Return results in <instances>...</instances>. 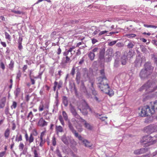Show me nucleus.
I'll list each match as a JSON object with an SVG mask.
<instances>
[{
    "mask_svg": "<svg viewBox=\"0 0 157 157\" xmlns=\"http://www.w3.org/2000/svg\"><path fill=\"white\" fill-rule=\"evenodd\" d=\"M102 80L100 85H98V87L101 89V91L104 93L108 94L110 96H112L114 94L113 90L110 89L108 84V81L106 78L104 77L103 78H100L99 80Z\"/></svg>",
    "mask_w": 157,
    "mask_h": 157,
    "instance_id": "1",
    "label": "nucleus"
},
{
    "mask_svg": "<svg viewBox=\"0 0 157 157\" xmlns=\"http://www.w3.org/2000/svg\"><path fill=\"white\" fill-rule=\"evenodd\" d=\"M155 108L157 110V100L154 102V105L152 106L151 109L148 105L143 107L139 114L142 117L149 116L154 113Z\"/></svg>",
    "mask_w": 157,
    "mask_h": 157,
    "instance_id": "2",
    "label": "nucleus"
},
{
    "mask_svg": "<svg viewBox=\"0 0 157 157\" xmlns=\"http://www.w3.org/2000/svg\"><path fill=\"white\" fill-rule=\"evenodd\" d=\"M154 85V83L149 80L140 87L139 90L140 91H141L143 90H145L147 93L152 92L153 91V86Z\"/></svg>",
    "mask_w": 157,
    "mask_h": 157,
    "instance_id": "3",
    "label": "nucleus"
},
{
    "mask_svg": "<svg viewBox=\"0 0 157 157\" xmlns=\"http://www.w3.org/2000/svg\"><path fill=\"white\" fill-rule=\"evenodd\" d=\"M152 75V74L144 68L141 70L139 73L140 77L141 79L142 80L150 78H153L151 77Z\"/></svg>",
    "mask_w": 157,
    "mask_h": 157,
    "instance_id": "4",
    "label": "nucleus"
},
{
    "mask_svg": "<svg viewBox=\"0 0 157 157\" xmlns=\"http://www.w3.org/2000/svg\"><path fill=\"white\" fill-rule=\"evenodd\" d=\"M113 56L112 49H107L106 51V55L104 58L105 61L107 62L110 61Z\"/></svg>",
    "mask_w": 157,
    "mask_h": 157,
    "instance_id": "5",
    "label": "nucleus"
},
{
    "mask_svg": "<svg viewBox=\"0 0 157 157\" xmlns=\"http://www.w3.org/2000/svg\"><path fill=\"white\" fill-rule=\"evenodd\" d=\"M143 68L152 74L154 70V67L151 65V62L148 61L145 63Z\"/></svg>",
    "mask_w": 157,
    "mask_h": 157,
    "instance_id": "6",
    "label": "nucleus"
},
{
    "mask_svg": "<svg viewBox=\"0 0 157 157\" xmlns=\"http://www.w3.org/2000/svg\"><path fill=\"white\" fill-rule=\"evenodd\" d=\"M85 103H81L79 105H78V108L84 115H87L88 112L85 109Z\"/></svg>",
    "mask_w": 157,
    "mask_h": 157,
    "instance_id": "7",
    "label": "nucleus"
},
{
    "mask_svg": "<svg viewBox=\"0 0 157 157\" xmlns=\"http://www.w3.org/2000/svg\"><path fill=\"white\" fill-rule=\"evenodd\" d=\"M142 139L143 140H141V142L144 143V146H149L155 143V141H152L151 138H147V139H146V138H142Z\"/></svg>",
    "mask_w": 157,
    "mask_h": 157,
    "instance_id": "8",
    "label": "nucleus"
},
{
    "mask_svg": "<svg viewBox=\"0 0 157 157\" xmlns=\"http://www.w3.org/2000/svg\"><path fill=\"white\" fill-rule=\"evenodd\" d=\"M67 125L69 129L75 135V137H81V136H78V133L76 132V130L74 129V128L72 124L70 122V120H68L67 122Z\"/></svg>",
    "mask_w": 157,
    "mask_h": 157,
    "instance_id": "9",
    "label": "nucleus"
},
{
    "mask_svg": "<svg viewBox=\"0 0 157 157\" xmlns=\"http://www.w3.org/2000/svg\"><path fill=\"white\" fill-rule=\"evenodd\" d=\"M71 56L70 57L67 55L64 56L62 59V63L63 65H66L67 64H70L71 62V60L70 59V57L72 56V53H71Z\"/></svg>",
    "mask_w": 157,
    "mask_h": 157,
    "instance_id": "10",
    "label": "nucleus"
},
{
    "mask_svg": "<svg viewBox=\"0 0 157 157\" xmlns=\"http://www.w3.org/2000/svg\"><path fill=\"white\" fill-rule=\"evenodd\" d=\"M138 54V55L136 56V59L134 62V63L136 66H140L142 62V59L141 55V54L139 52Z\"/></svg>",
    "mask_w": 157,
    "mask_h": 157,
    "instance_id": "11",
    "label": "nucleus"
},
{
    "mask_svg": "<svg viewBox=\"0 0 157 157\" xmlns=\"http://www.w3.org/2000/svg\"><path fill=\"white\" fill-rule=\"evenodd\" d=\"M151 124L144 128V130L145 132L148 133L150 134L152 132H154L153 128Z\"/></svg>",
    "mask_w": 157,
    "mask_h": 157,
    "instance_id": "12",
    "label": "nucleus"
},
{
    "mask_svg": "<svg viewBox=\"0 0 157 157\" xmlns=\"http://www.w3.org/2000/svg\"><path fill=\"white\" fill-rule=\"evenodd\" d=\"M82 122H84L85 127L86 129L91 130L93 129V126L90 125V123H87L84 119H82Z\"/></svg>",
    "mask_w": 157,
    "mask_h": 157,
    "instance_id": "13",
    "label": "nucleus"
},
{
    "mask_svg": "<svg viewBox=\"0 0 157 157\" xmlns=\"http://www.w3.org/2000/svg\"><path fill=\"white\" fill-rule=\"evenodd\" d=\"M47 125V122H46L42 117L41 118L38 122V125L40 127H44Z\"/></svg>",
    "mask_w": 157,
    "mask_h": 157,
    "instance_id": "14",
    "label": "nucleus"
},
{
    "mask_svg": "<svg viewBox=\"0 0 157 157\" xmlns=\"http://www.w3.org/2000/svg\"><path fill=\"white\" fill-rule=\"evenodd\" d=\"M147 151V149L146 148H141L135 150L134 153L136 154L139 155L145 153Z\"/></svg>",
    "mask_w": 157,
    "mask_h": 157,
    "instance_id": "15",
    "label": "nucleus"
},
{
    "mask_svg": "<svg viewBox=\"0 0 157 157\" xmlns=\"http://www.w3.org/2000/svg\"><path fill=\"white\" fill-rule=\"evenodd\" d=\"M76 72L75 80L77 83L78 84L80 83L81 74L79 70L77 71Z\"/></svg>",
    "mask_w": 157,
    "mask_h": 157,
    "instance_id": "16",
    "label": "nucleus"
},
{
    "mask_svg": "<svg viewBox=\"0 0 157 157\" xmlns=\"http://www.w3.org/2000/svg\"><path fill=\"white\" fill-rule=\"evenodd\" d=\"M79 140L82 141L83 144H84L85 146L88 147H91L92 144L87 140H82L83 138H79Z\"/></svg>",
    "mask_w": 157,
    "mask_h": 157,
    "instance_id": "17",
    "label": "nucleus"
},
{
    "mask_svg": "<svg viewBox=\"0 0 157 157\" xmlns=\"http://www.w3.org/2000/svg\"><path fill=\"white\" fill-rule=\"evenodd\" d=\"M100 73L102 76L98 77V81L99 82V83H98L99 84V85H101V81L102 82V80H101V79L100 80H99V79H100V78H104V77L106 78L105 75L104 70V69H102L100 71Z\"/></svg>",
    "mask_w": 157,
    "mask_h": 157,
    "instance_id": "18",
    "label": "nucleus"
},
{
    "mask_svg": "<svg viewBox=\"0 0 157 157\" xmlns=\"http://www.w3.org/2000/svg\"><path fill=\"white\" fill-rule=\"evenodd\" d=\"M6 98L4 97L2 98L0 101V108H3L4 107L6 102Z\"/></svg>",
    "mask_w": 157,
    "mask_h": 157,
    "instance_id": "19",
    "label": "nucleus"
},
{
    "mask_svg": "<svg viewBox=\"0 0 157 157\" xmlns=\"http://www.w3.org/2000/svg\"><path fill=\"white\" fill-rule=\"evenodd\" d=\"M63 103L65 107H67L68 105V100L67 97L64 96L62 97Z\"/></svg>",
    "mask_w": 157,
    "mask_h": 157,
    "instance_id": "20",
    "label": "nucleus"
},
{
    "mask_svg": "<svg viewBox=\"0 0 157 157\" xmlns=\"http://www.w3.org/2000/svg\"><path fill=\"white\" fill-rule=\"evenodd\" d=\"M75 46H73L72 47H71L69 48V49L68 50H66V51H65L64 52H63V56H66L67 55H68L69 52H70L71 53L72 50L75 48Z\"/></svg>",
    "mask_w": 157,
    "mask_h": 157,
    "instance_id": "21",
    "label": "nucleus"
},
{
    "mask_svg": "<svg viewBox=\"0 0 157 157\" xmlns=\"http://www.w3.org/2000/svg\"><path fill=\"white\" fill-rule=\"evenodd\" d=\"M70 109L71 113L73 115L75 114H76L77 112L75 109V107L72 105L71 104L70 105Z\"/></svg>",
    "mask_w": 157,
    "mask_h": 157,
    "instance_id": "22",
    "label": "nucleus"
},
{
    "mask_svg": "<svg viewBox=\"0 0 157 157\" xmlns=\"http://www.w3.org/2000/svg\"><path fill=\"white\" fill-rule=\"evenodd\" d=\"M127 60V58L126 56L124 55L121 58V64L124 65L126 64V61Z\"/></svg>",
    "mask_w": 157,
    "mask_h": 157,
    "instance_id": "23",
    "label": "nucleus"
},
{
    "mask_svg": "<svg viewBox=\"0 0 157 157\" xmlns=\"http://www.w3.org/2000/svg\"><path fill=\"white\" fill-rule=\"evenodd\" d=\"M88 57L91 60L93 61L94 59L95 55L94 53H93V52H91V51H90L88 53Z\"/></svg>",
    "mask_w": 157,
    "mask_h": 157,
    "instance_id": "24",
    "label": "nucleus"
},
{
    "mask_svg": "<svg viewBox=\"0 0 157 157\" xmlns=\"http://www.w3.org/2000/svg\"><path fill=\"white\" fill-rule=\"evenodd\" d=\"M134 53V51L132 49H130L127 53V56H126L128 58H131L133 56Z\"/></svg>",
    "mask_w": 157,
    "mask_h": 157,
    "instance_id": "25",
    "label": "nucleus"
},
{
    "mask_svg": "<svg viewBox=\"0 0 157 157\" xmlns=\"http://www.w3.org/2000/svg\"><path fill=\"white\" fill-rule=\"evenodd\" d=\"M105 50H101L99 53V58L100 59H102L104 58Z\"/></svg>",
    "mask_w": 157,
    "mask_h": 157,
    "instance_id": "26",
    "label": "nucleus"
},
{
    "mask_svg": "<svg viewBox=\"0 0 157 157\" xmlns=\"http://www.w3.org/2000/svg\"><path fill=\"white\" fill-rule=\"evenodd\" d=\"M140 48L141 50V51L144 53H146L148 52L147 49L143 45H140Z\"/></svg>",
    "mask_w": 157,
    "mask_h": 157,
    "instance_id": "27",
    "label": "nucleus"
},
{
    "mask_svg": "<svg viewBox=\"0 0 157 157\" xmlns=\"http://www.w3.org/2000/svg\"><path fill=\"white\" fill-rule=\"evenodd\" d=\"M56 131L57 132H62L63 131L62 127L60 125L56 126Z\"/></svg>",
    "mask_w": 157,
    "mask_h": 157,
    "instance_id": "28",
    "label": "nucleus"
},
{
    "mask_svg": "<svg viewBox=\"0 0 157 157\" xmlns=\"http://www.w3.org/2000/svg\"><path fill=\"white\" fill-rule=\"evenodd\" d=\"M62 115L64 120L65 121H68V120H68V117L67 113L65 111H63L62 112Z\"/></svg>",
    "mask_w": 157,
    "mask_h": 157,
    "instance_id": "29",
    "label": "nucleus"
},
{
    "mask_svg": "<svg viewBox=\"0 0 157 157\" xmlns=\"http://www.w3.org/2000/svg\"><path fill=\"white\" fill-rule=\"evenodd\" d=\"M20 90V89L19 88H17L14 91V94L16 97H17L19 94Z\"/></svg>",
    "mask_w": 157,
    "mask_h": 157,
    "instance_id": "30",
    "label": "nucleus"
},
{
    "mask_svg": "<svg viewBox=\"0 0 157 157\" xmlns=\"http://www.w3.org/2000/svg\"><path fill=\"white\" fill-rule=\"evenodd\" d=\"M14 62L13 60H11L10 61V63L9 64V69L11 70H13V68L14 67Z\"/></svg>",
    "mask_w": 157,
    "mask_h": 157,
    "instance_id": "31",
    "label": "nucleus"
},
{
    "mask_svg": "<svg viewBox=\"0 0 157 157\" xmlns=\"http://www.w3.org/2000/svg\"><path fill=\"white\" fill-rule=\"evenodd\" d=\"M11 12H13L15 14H24V13L23 12L21 11H20L17 10L16 11L14 10H11Z\"/></svg>",
    "mask_w": 157,
    "mask_h": 157,
    "instance_id": "32",
    "label": "nucleus"
},
{
    "mask_svg": "<svg viewBox=\"0 0 157 157\" xmlns=\"http://www.w3.org/2000/svg\"><path fill=\"white\" fill-rule=\"evenodd\" d=\"M90 90L91 91L92 94L94 96H96L97 95L98 93L97 91L95 90L94 88H90Z\"/></svg>",
    "mask_w": 157,
    "mask_h": 157,
    "instance_id": "33",
    "label": "nucleus"
},
{
    "mask_svg": "<svg viewBox=\"0 0 157 157\" xmlns=\"http://www.w3.org/2000/svg\"><path fill=\"white\" fill-rule=\"evenodd\" d=\"M37 135V133L36 131V130L34 129L31 133L30 136L29 137H33V136H36Z\"/></svg>",
    "mask_w": 157,
    "mask_h": 157,
    "instance_id": "34",
    "label": "nucleus"
},
{
    "mask_svg": "<svg viewBox=\"0 0 157 157\" xmlns=\"http://www.w3.org/2000/svg\"><path fill=\"white\" fill-rule=\"evenodd\" d=\"M119 66V61L117 59H116L114 63V67H115L117 68Z\"/></svg>",
    "mask_w": 157,
    "mask_h": 157,
    "instance_id": "35",
    "label": "nucleus"
},
{
    "mask_svg": "<svg viewBox=\"0 0 157 157\" xmlns=\"http://www.w3.org/2000/svg\"><path fill=\"white\" fill-rule=\"evenodd\" d=\"M135 44L132 42L129 43L127 45V48L129 49L132 48L134 46Z\"/></svg>",
    "mask_w": 157,
    "mask_h": 157,
    "instance_id": "36",
    "label": "nucleus"
},
{
    "mask_svg": "<svg viewBox=\"0 0 157 157\" xmlns=\"http://www.w3.org/2000/svg\"><path fill=\"white\" fill-rule=\"evenodd\" d=\"M101 116V115L98 114H97L96 115V117L100 119L102 121H104L107 118V117H99Z\"/></svg>",
    "mask_w": 157,
    "mask_h": 157,
    "instance_id": "37",
    "label": "nucleus"
},
{
    "mask_svg": "<svg viewBox=\"0 0 157 157\" xmlns=\"http://www.w3.org/2000/svg\"><path fill=\"white\" fill-rule=\"evenodd\" d=\"M17 105V103L15 101H13V102L12 105L11 106V108L12 109H15L16 108Z\"/></svg>",
    "mask_w": 157,
    "mask_h": 157,
    "instance_id": "38",
    "label": "nucleus"
},
{
    "mask_svg": "<svg viewBox=\"0 0 157 157\" xmlns=\"http://www.w3.org/2000/svg\"><path fill=\"white\" fill-rule=\"evenodd\" d=\"M76 127L79 132H81L83 130L81 125H77L76 126Z\"/></svg>",
    "mask_w": 157,
    "mask_h": 157,
    "instance_id": "39",
    "label": "nucleus"
},
{
    "mask_svg": "<svg viewBox=\"0 0 157 157\" xmlns=\"http://www.w3.org/2000/svg\"><path fill=\"white\" fill-rule=\"evenodd\" d=\"M40 146H42L43 145L45 142V140L44 139V138H40Z\"/></svg>",
    "mask_w": 157,
    "mask_h": 157,
    "instance_id": "40",
    "label": "nucleus"
},
{
    "mask_svg": "<svg viewBox=\"0 0 157 157\" xmlns=\"http://www.w3.org/2000/svg\"><path fill=\"white\" fill-rule=\"evenodd\" d=\"M152 58L154 63L157 65V55H153Z\"/></svg>",
    "mask_w": 157,
    "mask_h": 157,
    "instance_id": "41",
    "label": "nucleus"
},
{
    "mask_svg": "<svg viewBox=\"0 0 157 157\" xmlns=\"http://www.w3.org/2000/svg\"><path fill=\"white\" fill-rule=\"evenodd\" d=\"M5 136L6 137H8L10 134V130L7 128L5 132Z\"/></svg>",
    "mask_w": 157,
    "mask_h": 157,
    "instance_id": "42",
    "label": "nucleus"
},
{
    "mask_svg": "<svg viewBox=\"0 0 157 157\" xmlns=\"http://www.w3.org/2000/svg\"><path fill=\"white\" fill-rule=\"evenodd\" d=\"M34 157H41L40 155L38 154L37 151L34 150L33 151Z\"/></svg>",
    "mask_w": 157,
    "mask_h": 157,
    "instance_id": "43",
    "label": "nucleus"
},
{
    "mask_svg": "<svg viewBox=\"0 0 157 157\" xmlns=\"http://www.w3.org/2000/svg\"><path fill=\"white\" fill-rule=\"evenodd\" d=\"M74 117H75L76 118L78 119H81V121H82V119H83L81 117H80V116L77 113V112L76 113V114H75L73 115Z\"/></svg>",
    "mask_w": 157,
    "mask_h": 157,
    "instance_id": "44",
    "label": "nucleus"
},
{
    "mask_svg": "<svg viewBox=\"0 0 157 157\" xmlns=\"http://www.w3.org/2000/svg\"><path fill=\"white\" fill-rule=\"evenodd\" d=\"M126 36L128 38H133L136 36V35L134 34H126Z\"/></svg>",
    "mask_w": 157,
    "mask_h": 157,
    "instance_id": "45",
    "label": "nucleus"
},
{
    "mask_svg": "<svg viewBox=\"0 0 157 157\" xmlns=\"http://www.w3.org/2000/svg\"><path fill=\"white\" fill-rule=\"evenodd\" d=\"M144 26L146 27L147 28H152L155 29L157 28V26L155 25H148L146 24H144Z\"/></svg>",
    "mask_w": 157,
    "mask_h": 157,
    "instance_id": "46",
    "label": "nucleus"
},
{
    "mask_svg": "<svg viewBox=\"0 0 157 157\" xmlns=\"http://www.w3.org/2000/svg\"><path fill=\"white\" fill-rule=\"evenodd\" d=\"M5 35L6 38L8 39L9 40H10L11 37L9 33L7 32H5Z\"/></svg>",
    "mask_w": 157,
    "mask_h": 157,
    "instance_id": "47",
    "label": "nucleus"
},
{
    "mask_svg": "<svg viewBox=\"0 0 157 157\" xmlns=\"http://www.w3.org/2000/svg\"><path fill=\"white\" fill-rule=\"evenodd\" d=\"M5 113L6 115H8L9 114V107L8 105H7L6 107Z\"/></svg>",
    "mask_w": 157,
    "mask_h": 157,
    "instance_id": "48",
    "label": "nucleus"
},
{
    "mask_svg": "<svg viewBox=\"0 0 157 157\" xmlns=\"http://www.w3.org/2000/svg\"><path fill=\"white\" fill-rule=\"evenodd\" d=\"M56 33L55 31H54L51 34L50 36L52 38L54 39L56 37Z\"/></svg>",
    "mask_w": 157,
    "mask_h": 157,
    "instance_id": "49",
    "label": "nucleus"
},
{
    "mask_svg": "<svg viewBox=\"0 0 157 157\" xmlns=\"http://www.w3.org/2000/svg\"><path fill=\"white\" fill-rule=\"evenodd\" d=\"M154 132L157 131V124H151Z\"/></svg>",
    "mask_w": 157,
    "mask_h": 157,
    "instance_id": "50",
    "label": "nucleus"
},
{
    "mask_svg": "<svg viewBox=\"0 0 157 157\" xmlns=\"http://www.w3.org/2000/svg\"><path fill=\"white\" fill-rule=\"evenodd\" d=\"M75 69L74 67H73L71 70L70 74L73 76H74L75 74Z\"/></svg>",
    "mask_w": 157,
    "mask_h": 157,
    "instance_id": "51",
    "label": "nucleus"
},
{
    "mask_svg": "<svg viewBox=\"0 0 157 157\" xmlns=\"http://www.w3.org/2000/svg\"><path fill=\"white\" fill-rule=\"evenodd\" d=\"M62 140L66 144H67L69 143L67 138H62Z\"/></svg>",
    "mask_w": 157,
    "mask_h": 157,
    "instance_id": "52",
    "label": "nucleus"
},
{
    "mask_svg": "<svg viewBox=\"0 0 157 157\" xmlns=\"http://www.w3.org/2000/svg\"><path fill=\"white\" fill-rule=\"evenodd\" d=\"M24 145L22 143H20L19 146V149L20 150L22 151L24 148Z\"/></svg>",
    "mask_w": 157,
    "mask_h": 157,
    "instance_id": "53",
    "label": "nucleus"
},
{
    "mask_svg": "<svg viewBox=\"0 0 157 157\" xmlns=\"http://www.w3.org/2000/svg\"><path fill=\"white\" fill-rule=\"evenodd\" d=\"M33 70H31L30 71L29 74V77H33L35 78H38V77H35L32 75L33 74Z\"/></svg>",
    "mask_w": 157,
    "mask_h": 157,
    "instance_id": "54",
    "label": "nucleus"
},
{
    "mask_svg": "<svg viewBox=\"0 0 157 157\" xmlns=\"http://www.w3.org/2000/svg\"><path fill=\"white\" fill-rule=\"evenodd\" d=\"M33 115L32 112V111H30L27 117L28 118L29 117H30L31 119H32V118L33 117Z\"/></svg>",
    "mask_w": 157,
    "mask_h": 157,
    "instance_id": "55",
    "label": "nucleus"
},
{
    "mask_svg": "<svg viewBox=\"0 0 157 157\" xmlns=\"http://www.w3.org/2000/svg\"><path fill=\"white\" fill-rule=\"evenodd\" d=\"M100 30L98 29H96L92 33V35L93 36L95 35H96L98 33L100 32Z\"/></svg>",
    "mask_w": 157,
    "mask_h": 157,
    "instance_id": "56",
    "label": "nucleus"
},
{
    "mask_svg": "<svg viewBox=\"0 0 157 157\" xmlns=\"http://www.w3.org/2000/svg\"><path fill=\"white\" fill-rule=\"evenodd\" d=\"M29 78L30 80V82L31 83L32 85H34L35 84V80L32 78V77H30Z\"/></svg>",
    "mask_w": 157,
    "mask_h": 157,
    "instance_id": "57",
    "label": "nucleus"
},
{
    "mask_svg": "<svg viewBox=\"0 0 157 157\" xmlns=\"http://www.w3.org/2000/svg\"><path fill=\"white\" fill-rule=\"evenodd\" d=\"M108 31L106 30L101 31L98 34V36H100L101 35H102L106 33Z\"/></svg>",
    "mask_w": 157,
    "mask_h": 157,
    "instance_id": "58",
    "label": "nucleus"
},
{
    "mask_svg": "<svg viewBox=\"0 0 157 157\" xmlns=\"http://www.w3.org/2000/svg\"><path fill=\"white\" fill-rule=\"evenodd\" d=\"M116 42H117V41L116 40L113 41H112L110 42L109 43V46H113V45H114L116 43Z\"/></svg>",
    "mask_w": 157,
    "mask_h": 157,
    "instance_id": "59",
    "label": "nucleus"
},
{
    "mask_svg": "<svg viewBox=\"0 0 157 157\" xmlns=\"http://www.w3.org/2000/svg\"><path fill=\"white\" fill-rule=\"evenodd\" d=\"M56 153L58 156L59 157H62V155L59 150L57 149L56 150Z\"/></svg>",
    "mask_w": 157,
    "mask_h": 157,
    "instance_id": "60",
    "label": "nucleus"
},
{
    "mask_svg": "<svg viewBox=\"0 0 157 157\" xmlns=\"http://www.w3.org/2000/svg\"><path fill=\"white\" fill-rule=\"evenodd\" d=\"M18 48L20 51H21L23 49L22 43H18Z\"/></svg>",
    "mask_w": 157,
    "mask_h": 157,
    "instance_id": "61",
    "label": "nucleus"
},
{
    "mask_svg": "<svg viewBox=\"0 0 157 157\" xmlns=\"http://www.w3.org/2000/svg\"><path fill=\"white\" fill-rule=\"evenodd\" d=\"M27 141H29V143H31L33 141V138H26Z\"/></svg>",
    "mask_w": 157,
    "mask_h": 157,
    "instance_id": "62",
    "label": "nucleus"
},
{
    "mask_svg": "<svg viewBox=\"0 0 157 157\" xmlns=\"http://www.w3.org/2000/svg\"><path fill=\"white\" fill-rule=\"evenodd\" d=\"M44 109V105L43 104L40 105L39 106V111H42Z\"/></svg>",
    "mask_w": 157,
    "mask_h": 157,
    "instance_id": "63",
    "label": "nucleus"
},
{
    "mask_svg": "<svg viewBox=\"0 0 157 157\" xmlns=\"http://www.w3.org/2000/svg\"><path fill=\"white\" fill-rule=\"evenodd\" d=\"M21 76V73L19 71L17 74L16 76V79H19L20 77Z\"/></svg>",
    "mask_w": 157,
    "mask_h": 157,
    "instance_id": "64",
    "label": "nucleus"
}]
</instances>
